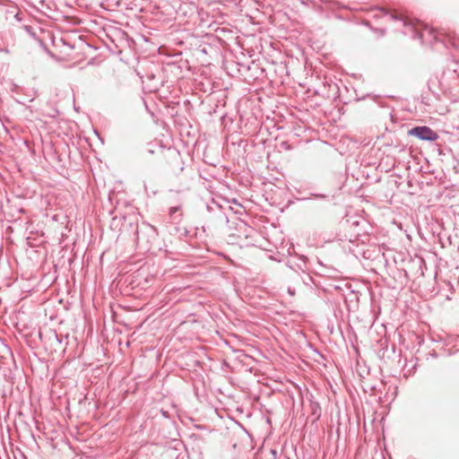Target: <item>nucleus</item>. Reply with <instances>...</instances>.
Returning <instances> with one entry per match:
<instances>
[{
  "label": "nucleus",
  "instance_id": "nucleus-2",
  "mask_svg": "<svg viewBox=\"0 0 459 459\" xmlns=\"http://www.w3.org/2000/svg\"><path fill=\"white\" fill-rule=\"evenodd\" d=\"M408 134L422 141L434 142L438 139L437 133L426 126H415Z\"/></svg>",
  "mask_w": 459,
  "mask_h": 459
},
{
  "label": "nucleus",
  "instance_id": "nucleus-1",
  "mask_svg": "<svg viewBox=\"0 0 459 459\" xmlns=\"http://www.w3.org/2000/svg\"><path fill=\"white\" fill-rule=\"evenodd\" d=\"M134 233L138 247L144 251L150 250L152 242L157 237L156 229L147 222H143L140 226L136 224Z\"/></svg>",
  "mask_w": 459,
  "mask_h": 459
},
{
  "label": "nucleus",
  "instance_id": "nucleus-5",
  "mask_svg": "<svg viewBox=\"0 0 459 459\" xmlns=\"http://www.w3.org/2000/svg\"><path fill=\"white\" fill-rule=\"evenodd\" d=\"M385 17L388 19V20H397V16L394 15V14H388L387 13H385Z\"/></svg>",
  "mask_w": 459,
  "mask_h": 459
},
{
  "label": "nucleus",
  "instance_id": "nucleus-4",
  "mask_svg": "<svg viewBox=\"0 0 459 459\" xmlns=\"http://www.w3.org/2000/svg\"><path fill=\"white\" fill-rule=\"evenodd\" d=\"M180 210V206L179 205H177V206H173V207H170L169 208V215L170 217H172L173 219H176V213Z\"/></svg>",
  "mask_w": 459,
  "mask_h": 459
},
{
  "label": "nucleus",
  "instance_id": "nucleus-3",
  "mask_svg": "<svg viewBox=\"0 0 459 459\" xmlns=\"http://www.w3.org/2000/svg\"><path fill=\"white\" fill-rule=\"evenodd\" d=\"M403 25H404L405 27H408V28H409L410 30H411L412 31H414V32H415V35H416L417 37H419L420 39H421L422 40H424V33H425V32L431 33V31H430V30H425L424 31H422V32H420H420H418V31H417V30H416V29H414V27H413L412 25L408 24V23H407L406 22H404V21H403Z\"/></svg>",
  "mask_w": 459,
  "mask_h": 459
}]
</instances>
